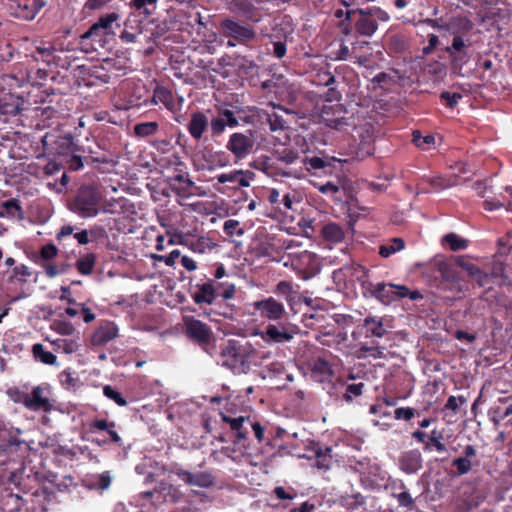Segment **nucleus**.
<instances>
[{"mask_svg":"<svg viewBox=\"0 0 512 512\" xmlns=\"http://www.w3.org/2000/svg\"><path fill=\"white\" fill-rule=\"evenodd\" d=\"M162 179L176 194L185 196L193 185L187 167L174 153L162 157Z\"/></svg>","mask_w":512,"mask_h":512,"instance_id":"obj_1","label":"nucleus"},{"mask_svg":"<svg viewBox=\"0 0 512 512\" xmlns=\"http://www.w3.org/2000/svg\"><path fill=\"white\" fill-rule=\"evenodd\" d=\"M255 353L256 350L249 342L229 340L220 354L224 358L223 366L230 368L235 374H242L250 369Z\"/></svg>","mask_w":512,"mask_h":512,"instance_id":"obj_2","label":"nucleus"},{"mask_svg":"<svg viewBox=\"0 0 512 512\" xmlns=\"http://www.w3.org/2000/svg\"><path fill=\"white\" fill-rule=\"evenodd\" d=\"M255 142L253 130L248 129L245 132H235L229 136L226 149L234 156V162L238 163L254 151Z\"/></svg>","mask_w":512,"mask_h":512,"instance_id":"obj_3","label":"nucleus"},{"mask_svg":"<svg viewBox=\"0 0 512 512\" xmlns=\"http://www.w3.org/2000/svg\"><path fill=\"white\" fill-rule=\"evenodd\" d=\"M219 28L224 37L234 39L239 44L246 45L254 41L257 36L255 29L250 24L232 18L221 20Z\"/></svg>","mask_w":512,"mask_h":512,"instance_id":"obj_4","label":"nucleus"},{"mask_svg":"<svg viewBox=\"0 0 512 512\" xmlns=\"http://www.w3.org/2000/svg\"><path fill=\"white\" fill-rule=\"evenodd\" d=\"M99 196L95 189L88 187L80 190L73 206L75 213L81 217L89 218L98 214Z\"/></svg>","mask_w":512,"mask_h":512,"instance_id":"obj_5","label":"nucleus"},{"mask_svg":"<svg viewBox=\"0 0 512 512\" xmlns=\"http://www.w3.org/2000/svg\"><path fill=\"white\" fill-rule=\"evenodd\" d=\"M50 391L48 386L37 385L27 394V403L25 408L38 412L48 413L53 409V403L49 397Z\"/></svg>","mask_w":512,"mask_h":512,"instance_id":"obj_6","label":"nucleus"},{"mask_svg":"<svg viewBox=\"0 0 512 512\" xmlns=\"http://www.w3.org/2000/svg\"><path fill=\"white\" fill-rule=\"evenodd\" d=\"M438 272L440 274V286L444 290H448L455 293H461L464 291L462 284V278L459 272L448 263H440L438 266Z\"/></svg>","mask_w":512,"mask_h":512,"instance_id":"obj_7","label":"nucleus"},{"mask_svg":"<svg viewBox=\"0 0 512 512\" xmlns=\"http://www.w3.org/2000/svg\"><path fill=\"white\" fill-rule=\"evenodd\" d=\"M184 325L186 334L190 339L196 341L200 345L210 343L213 333L207 324L193 317H187L184 319Z\"/></svg>","mask_w":512,"mask_h":512,"instance_id":"obj_8","label":"nucleus"},{"mask_svg":"<svg viewBox=\"0 0 512 512\" xmlns=\"http://www.w3.org/2000/svg\"><path fill=\"white\" fill-rule=\"evenodd\" d=\"M295 333V327H289L285 324H270L266 327L265 331L256 332L255 335H260L266 342L285 343L289 342Z\"/></svg>","mask_w":512,"mask_h":512,"instance_id":"obj_9","label":"nucleus"},{"mask_svg":"<svg viewBox=\"0 0 512 512\" xmlns=\"http://www.w3.org/2000/svg\"><path fill=\"white\" fill-rule=\"evenodd\" d=\"M254 307L259 311L261 317L269 320H280L285 313L284 305L273 297L256 301Z\"/></svg>","mask_w":512,"mask_h":512,"instance_id":"obj_10","label":"nucleus"},{"mask_svg":"<svg viewBox=\"0 0 512 512\" xmlns=\"http://www.w3.org/2000/svg\"><path fill=\"white\" fill-rule=\"evenodd\" d=\"M119 15L115 12L106 14L99 18L97 22H95L87 32H85L82 38L87 39L96 35L99 31H103L104 35H108L113 33L114 26L119 27L118 24Z\"/></svg>","mask_w":512,"mask_h":512,"instance_id":"obj_11","label":"nucleus"},{"mask_svg":"<svg viewBox=\"0 0 512 512\" xmlns=\"http://www.w3.org/2000/svg\"><path fill=\"white\" fill-rule=\"evenodd\" d=\"M177 475L185 483L190 486H198L201 488H210L215 483V477L211 472L201 471L197 473H191L185 470H179Z\"/></svg>","mask_w":512,"mask_h":512,"instance_id":"obj_12","label":"nucleus"},{"mask_svg":"<svg viewBox=\"0 0 512 512\" xmlns=\"http://www.w3.org/2000/svg\"><path fill=\"white\" fill-rule=\"evenodd\" d=\"M356 12L359 15L354 22L356 33L360 36L372 37L378 29V23H375L374 19L367 14L366 9L358 8Z\"/></svg>","mask_w":512,"mask_h":512,"instance_id":"obj_13","label":"nucleus"},{"mask_svg":"<svg viewBox=\"0 0 512 512\" xmlns=\"http://www.w3.org/2000/svg\"><path fill=\"white\" fill-rule=\"evenodd\" d=\"M399 466L405 473H416L422 467V456L420 451L414 449L403 452L399 457Z\"/></svg>","mask_w":512,"mask_h":512,"instance_id":"obj_14","label":"nucleus"},{"mask_svg":"<svg viewBox=\"0 0 512 512\" xmlns=\"http://www.w3.org/2000/svg\"><path fill=\"white\" fill-rule=\"evenodd\" d=\"M118 334V328L113 322H104L93 333L91 343L101 346L113 340Z\"/></svg>","mask_w":512,"mask_h":512,"instance_id":"obj_15","label":"nucleus"},{"mask_svg":"<svg viewBox=\"0 0 512 512\" xmlns=\"http://www.w3.org/2000/svg\"><path fill=\"white\" fill-rule=\"evenodd\" d=\"M207 128L208 118L206 115L200 111L193 112L187 125V129L191 137L194 140L199 141Z\"/></svg>","mask_w":512,"mask_h":512,"instance_id":"obj_16","label":"nucleus"},{"mask_svg":"<svg viewBox=\"0 0 512 512\" xmlns=\"http://www.w3.org/2000/svg\"><path fill=\"white\" fill-rule=\"evenodd\" d=\"M222 421L229 424L232 431L235 432L236 441L235 444L247 440L248 430L244 427L245 423H250L249 417L239 416L236 418L230 417L221 413Z\"/></svg>","mask_w":512,"mask_h":512,"instance_id":"obj_17","label":"nucleus"},{"mask_svg":"<svg viewBox=\"0 0 512 512\" xmlns=\"http://www.w3.org/2000/svg\"><path fill=\"white\" fill-rule=\"evenodd\" d=\"M254 177V173L249 170H234L230 173H223L216 177L217 182L224 184L227 182H237L241 187L250 186V180Z\"/></svg>","mask_w":512,"mask_h":512,"instance_id":"obj_18","label":"nucleus"},{"mask_svg":"<svg viewBox=\"0 0 512 512\" xmlns=\"http://www.w3.org/2000/svg\"><path fill=\"white\" fill-rule=\"evenodd\" d=\"M464 456L457 457L452 461V466L456 467V474L465 475L472 469V459L476 456V449L473 445L465 446L463 450Z\"/></svg>","mask_w":512,"mask_h":512,"instance_id":"obj_19","label":"nucleus"},{"mask_svg":"<svg viewBox=\"0 0 512 512\" xmlns=\"http://www.w3.org/2000/svg\"><path fill=\"white\" fill-rule=\"evenodd\" d=\"M196 290L192 293L194 302L198 305H211L215 300V288L212 281L196 285Z\"/></svg>","mask_w":512,"mask_h":512,"instance_id":"obj_20","label":"nucleus"},{"mask_svg":"<svg viewBox=\"0 0 512 512\" xmlns=\"http://www.w3.org/2000/svg\"><path fill=\"white\" fill-rule=\"evenodd\" d=\"M46 340L49 341L57 351H62L66 354L74 353L79 348V336H74L70 339H50L49 337H47Z\"/></svg>","mask_w":512,"mask_h":512,"instance_id":"obj_21","label":"nucleus"},{"mask_svg":"<svg viewBox=\"0 0 512 512\" xmlns=\"http://www.w3.org/2000/svg\"><path fill=\"white\" fill-rule=\"evenodd\" d=\"M323 238L331 243H340L344 240L345 233L342 227L336 223H329L322 227Z\"/></svg>","mask_w":512,"mask_h":512,"instance_id":"obj_22","label":"nucleus"},{"mask_svg":"<svg viewBox=\"0 0 512 512\" xmlns=\"http://www.w3.org/2000/svg\"><path fill=\"white\" fill-rule=\"evenodd\" d=\"M364 327L366 328L367 335L381 338L386 334L382 319L375 317H366L364 319Z\"/></svg>","mask_w":512,"mask_h":512,"instance_id":"obj_23","label":"nucleus"},{"mask_svg":"<svg viewBox=\"0 0 512 512\" xmlns=\"http://www.w3.org/2000/svg\"><path fill=\"white\" fill-rule=\"evenodd\" d=\"M374 150V139L368 135L366 140H360L356 147V151L354 152V158L358 161H362L373 155Z\"/></svg>","mask_w":512,"mask_h":512,"instance_id":"obj_24","label":"nucleus"},{"mask_svg":"<svg viewBox=\"0 0 512 512\" xmlns=\"http://www.w3.org/2000/svg\"><path fill=\"white\" fill-rule=\"evenodd\" d=\"M405 248V241L400 237L392 238L388 243L379 247V255L387 258Z\"/></svg>","mask_w":512,"mask_h":512,"instance_id":"obj_25","label":"nucleus"},{"mask_svg":"<svg viewBox=\"0 0 512 512\" xmlns=\"http://www.w3.org/2000/svg\"><path fill=\"white\" fill-rule=\"evenodd\" d=\"M50 328L62 336H71V338L74 336H79V333L76 332L74 325L66 320H54L51 323Z\"/></svg>","mask_w":512,"mask_h":512,"instance_id":"obj_26","label":"nucleus"},{"mask_svg":"<svg viewBox=\"0 0 512 512\" xmlns=\"http://www.w3.org/2000/svg\"><path fill=\"white\" fill-rule=\"evenodd\" d=\"M32 352L35 359L41 361L47 365H55L57 362V357L44 349V346L40 343L34 344L32 347Z\"/></svg>","mask_w":512,"mask_h":512,"instance_id":"obj_27","label":"nucleus"},{"mask_svg":"<svg viewBox=\"0 0 512 512\" xmlns=\"http://www.w3.org/2000/svg\"><path fill=\"white\" fill-rule=\"evenodd\" d=\"M311 371L315 376H318L319 381L327 379L332 374L330 364L322 358L314 361Z\"/></svg>","mask_w":512,"mask_h":512,"instance_id":"obj_28","label":"nucleus"},{"mask_svg":"<svg viewBox=\"0 0 512 512\" xmlns=\"http://www.w3.org/2000/svg\"><path fill=\"white\" fill-rule=\"evenodd\" d=\"M317 189L322 194L330 195L335 201H343V197L341 194L342 187L338 183L327 182L325 184L318 185Z\"/></svg>","mask_w":512,"mask_h":512,"instance_id":"obj_29","label":"nucleus"},{"mask_svg":"<svg viewBox=\"0 0 512 512\" xmlns=\"http://www.w3.org/2000/svg\"><path fill=\"white\" fill-rule=\"evenodd\" d=\"M158 0H132L131 4L140 14L146 17L152 15L157 10Z\"/></svg>","mask_w":512,"mask_h":512,"instance_id":"obj_30","label":"nucleus"},{"mask_svg":"<svg viewBox=\"0 0 512 512\" xmlns=\"http://www.w3.org/2000/svg\"><path fill=\"white\" fill-rule=\"evenodd\" d=\"M331 161H336L335 158L327 159V158H321V157H305L303 160L304 165L306 166L307 170H320V169H326L327 167L331 166Z\"/></svg>","mask_w":512,"mask_h":512,"instance_id":"obj_31","label":"nucleus"},{"mask_svg":"<svg viewBox=\"0 0 512 512\" xmlns=\"http://www.w3.org/2000/svg\"><path fill=\"white\" fill-rule=\"evenodd\" d=\"M412 142L423 150L430 149L435 145V137L432 134H428L426 136H422L421 132L418 130L413 131L412 133Z\"/></svg>","mask_w":512,"mask_h":512,"instance_id":"obj_32","label":"nucleus"},{"mask_svg":"<svg viewBox=\"0 0 512 512\" xmlns=\"http://www.w3.org/2000/svg\"><path fill=\"white\" fill-rule=\"evenodd\" d=\"M443 242L447 243L452 251L464 250L468 247V241L455 233L446 234Z\"/></svg>","mask_w":512,"mask_h":512,"instance_id":"obj_33","label":"nucleus"},{"mask_svg":"<svg viewBox=\"0 0 512 512\" xmlns=\"http://www.w3.org/2000/svg\"><path fill=\"white\" fill-rule=\"evenodd\" d=\"M95 255L86 254L77 261V269L83 275H90L95 265Z\"/></svg>","mask_w":512,"mask_h":512,"instance_id":"obj_34","label":"nucleus"},{"mask_svg":"<svg viewBox=\"0 0 512 512\" xmlns=\"http://www.w3.org/2000/svg\"><path fill=\"white\" fill-rule=\"evenodd\" d=\"M232 10L246 17L254 11L255 7L251 0H233L231 1Z\"/></svg>","mask_w":512,"mask_h":512,"instance_id":"obj_35","label":"nucleus"},{"mask_svg":"<svg viewBox=\"0 0 512 512\" xmlns=\"http://www.w3.org/2000/svg\"><path fill=\"white\" fill-rule=\"evenodd\" d=\"M274 157L277 160L289 165L297 160L298 152L290 148H284L282 150H276L274 152Z\"/></svg>","mask_w":512,"mask_h":512,"instance_id":"obj_36","label":"nucleus"},{"mask_svg":"<svg viewBox=\"0 0 512 512\" xmlns=\"http://www.w3.org/2000/svg\"><path fill=\"white\" fill-rule=\"evenodd\" d=\"M469 44H466L460 35H455L452 39V44L445 48L447 54H459V52H467Z\"/></svg>","mask_w":512,"mask_h":512,"instance_id":"obj_37","label":"nucleus"},{"mask_svg":"<svg viewBox=\"0 0 512 512\" xmlns=\"http://www.w3.org/2000/svg\"><path fill=\"white\" fill-rule=\"evenodd\" d=\"M217 114L222 118V120L229 128H234L239 125V121L234 111L227 108H217Z\"/></svg>","mask_w":512,"mask_h":512,"instance_id":"obj_38","label":"nucleus"},{"mask_svg":"<svg viewBox=\"0 0 512 512\" xmlns=\"http://www.w3.org/2000/svg\"><path fill=\"white\" fill-rule=\"evenodd\" d=\"M103 394L119 406H125L127 404V401L122 394L113 389L110 385H105L103 387Z\"/></svg>","mask_w":512,"mask_h":512,"instance_id":"obj_39","label":"nucleus"},{"mask_svg":"<svg viewBox=\"0 0 512 512\" xmlns=\"http://www.w3.org/2000/svg\"><path fill=\"white\" fill-rule=\"evenodd\" d=\"M158 124L156 122L141 123L135 126V133L138 136H149L156 133Z\"/></svg>","mask_w":512,"mask_h":512,"instance_id":"obj_40","label":"nucleus"},{"mask_svg":"<svg viewBox=\"0 0 512 512\" xmlns=\"http://www.w3.org/2000/svg\"><path fill=\"white\" fill-rule=\"evenodd\" d=\"M3 208L5 209L6 213L10 216H19L22 218L23 211L19 204V202L16 199H10L3 203Z\"/></svg>","mask_w":512,"mask_h":512,"instance_id":"obj_41","label":"nucleus"},{"mask_svg":"<svg viewBox=\"0 0 512 512\" xmlns=\"http://www.w3.org/2000/svg\"><path fill=\"white\" fill-rule=\"evenodd\" d=\"M364 388L363 383H357V384H349L346 387V392L343 395V398L347 402H351L354 397H358L362 394Z\"/></svg>","mask_w":512,"mask_h":512,"instance_id":"obj_42","label":"nucleus"},{"mask_svg":"<svg viewBox=\"0 0 512 512\" xmlns=\"http://www.w3.org/2000/svg\"><path fill=\"white\" fill-rule=\"evenodd\" d=\"M365 9H366L367 14L372 19H374L375 23L387 22L390 19L388 13L378 7H370V8H365Z\"/></svg>","mask_w":512,"mask_h":512,"instance_id":"obj_43","label":"nucleus"},{"mask_svg":"<svg viewBox=\"0 0 512 512\" xmlns=\"http://www.w3.org/2000/svg\"><path fill=\"white\" fill-rule=\"evenodd\" d=\"M9 398L17 404H22L24 407L27 403V392L20 390L19 388H11L7 391Z\"/></svg>","mask_w":512,"mask_h":512,"instance_id":"obj_44","label":"nucleus"},{"mask_svg":"<svg viewBox=\"0 0 512 512\" xmlns=\"http://www.w3.org/2000/svg\"><path fill=\"white\" fill-rule=\"evenodd\" d=\"M392 290L386 284L378 283L373 290V295L382 302H386L390 300V292Z\"/></svg>","mask_w":512,"mask_h":512,"instance_id":"obj_45","label":"nucleus"},{"mask_svg":"<svg viewBox=\"0 0 512 512\" xmlns=\"http://www.w3.org/2000/svg\"><path fill=\"white\" fill-rule=\"evenodd\" d=\"M267 121L272 132L285 129L284 119L275 113L269 114Z\"/></svg>","mask_w":512,"mask_h":512,"instance_id":"obj_46","label":"nucleus"},{"mask_svg":"<svg viewBox=\"0 0 512 512\" xmlns=\"http://www.w3.org/2000/svg\"><path fill=\"white\" fill-rule=\"evenodd\" d=\"M239 221L238 220H234V219H229L227 221H225L224 223V226H223V230L224 232L226 233V235L228 236H233L235 233L239 236L243 235L244 234V230L239 228L238 230L237 227L239 226Z\"/></svg>","mask_w":512,"mask_h":512,"instance_id":"obj_47","label":"nucleus"},{"mask_svg":"<svg viewBox=\"0 0 512 512\" xmlns=\"http://www.w3.org/2000/svg\"><path fill=\"white\" fill-rule=\"evenodd\" d=\"M168 489V493H164L167 490V485L162 481V497H164V501L176 502L181 496L180 491L172 485H169Z\"/></svg>","mask_w":512,"mask_h":512,"instance_id":"obj_48","label":"nucleus"},{"mask_svg":"<svg viewBox=\"0 0 512 512\" xmlns=\"http://www.w3.org/2000/svg\"><path fill=\"white\" fill-rule=\"evenodd\" d=\"M226 127H228L225 122L222 120L221 117L217 114L216 117L212 118L210 121V128L212 131V134L215 136H219L224 133Z\"/></svg>","mask_w":512,"mask_h":512,"instance_id":"obj_49","label":"nucleus"},{"mask_svg":"<svg viewBox=\"0 0 512 512\" xmlns=\"http://www.w3.org/2000/svg\"><path fill=\"white\" fill-rule=\"evenodd\" d=\"M166 236L168 237L167 239V244L168 245H174V244H181V245H186L187 244V237L181 233V232H172L170 230H168L166 232Z\"/></svg>","mask_w":512,"mask_h":512,"instance_id":"obj_50","label":"nucleus"},{"mask_svg":"<svg viewBox=\"0 0 512 512\" xmlns=\"http://www.w3.org/2000/svg\"><path fill=\"white\" fill-rule=\"evenodd\" d=\"M190 247L194 252L202 254L205 253L207 249L212 248V244L208 239L201 237L197 239L195 242H192L190 244Z\"/></svg>","mask_w":512,"mask_h":512,"instance_id":"obj_51","label":"nucleus"},{"mask_svg":"<svg viewBox=\"0 0 512 512\" xmlns=\"http://www.w3.org/2000/svg\"><path fill=\"white\" fill-rule=\"evenodd\" d=\"M440 98L446 101V105L449 108H454L458 101L462 98L460 93H450L448 91H444L441 93Z\"/></svg>","mask_w":512,"mask_h":512,"instance_id":"obj_52","label":"nucleus"},{"mask_svg":"<svg viewBox=\"0 0 512 512\" xmlns=\"http://www.w3.org/2000/svg\"><path fill=\"white\" fill-rule=\"evenodd\" d=\"M357 134L360 140H366V137L369 135L372 139H374V127L371 123H364L359 125L357 128Z\"/></svg>","mask_w":512,"mask_h":512,"instance_id":"obj_53","label":"nucleus"},{"mask_svg":"<svg viewBox=\"0 0 512 512\" xmlns=\"http://www.w3.org/2000/svg\"><path fill=\"white\" fill-rule=\"evenodd\" d=\"M466 403V398L464 396H450L444 406L445 409L452 410L456 412L459 408V405Z\"/></svg>","mask_w":512,"mask_h":512,"instance_id":"obj_54","label":"nucleus"},{"mask_svg":"<svg viewBox=\"0 0 512 512\" xmlns=\"http://www.w3.org/2000/svg\"><path fill=\"white\" fill-rule=\"evenodd\" d=\"M452 169L454 170V175L456 177H460L461 175L470 174L467 177V180H469L474 173L469 169V166L464 162H457L454 166H452Z\"/></svg>","mask_w":512,"mask_h":512,"instance_id":"obj_55","label":"nucleus"},{"mask_svg":"<svg viewBox=\"0 0 512 512\" xmlns=\"http://www.w3.org/2000/svg\"><path fill=\"white\" fill-rule=\"evenodd\" d=\"M123 198L119 200H106L103 205V211L106 213H116L118 212V208L123 207Z\"/></svg>","mask_w":512,"mask_h":512,"instance_id":"obj_56","label":"nucleus"},{"mask_svg":"<svg viewBox=\"0 0 512 512\" xmlns=\"http://www.w3.org/2000/svg\"><path fill=\"white\" fill-rule=\"evenodd\" d=\"M454 67L461 68L468 62L469 56L467 52H459V54H448Z\"/></svg>","mask_w":512,"mask_h":512,"instance_id":"obj_57","label":"nucleus"},{"mask_svg":"<svg viewBox=\"0 0 512 512\" xmlns=\"http://www.w3.org/2000/svg\"><path fill=\"white\" fill-rule=\"evenodd\" d=\"M455 263L457 266L461 267L464 271H466L469 276L473 274V271H476V268L478 267L473 263L466 261L463 256H457L455 258Z\"/></svg>","mask_w":512,"mask_h":512,"instance_id":"obj_58","label":"nucleus"},{"mask_svg":"<svg viewBox=\"0 0 512 512\" xmlns=\"http://www.w3.org/2000/svg\"><path fill=\"white\" fill-rule=\"evenodd\" d=\"M415 410L413 408L407 407V408H397L395 410V418L396 419H404L406 421L411 420L414 417Z\"/></svg>","mask_w":512,"mask_h":512,"instance_id":"obj_59","label":"nucleus"},{"mask_svg":"<svg viewBox=\"0 0 512 512\" xmlns=\"http://www.w3.org/2000/svg\"><path fill=\"white\" fill-rule=\"evenodd\" d=\"M470 277H472L480 287L485 286L488 281V274L479 267L476 268V271H473Z\"/></svg>","mask_w":512,"mask_h":512,"instance_id":"obj_60","label":"nucleus"},{"mask_svg":"<svg viewBox=\"0 0 512 512\" xmlns=\"http://www.w3.org/2000/svg\"><path fill=\"white\" fill-rule=\"evenodd\" d=\"M46 5L45 0H33L32 6L33 9L30 10L27 14L23 15L25 19H33L36 14Z\"/></svg>","mask_w":512,"mask_h":512,"instance_id":"obj_61","label":"nucleus"},{"mask_svg":"<svg viewBox=\"0 0 512 512\" xmlns=\"http://www.w3.org/2000/svg\"><path fill=\"white\" fill-rule=\"evenodd\" d=\"M57 254V248L53 244H48L42 247L40 255L45 260L54 258Z\"/></svg>","mask_w":512,"mask_h":512,"instance_id":"obj_62","label":"nucleus"},{"mask_svg":"<svg viewBox=\"0 0 512 512\" xmlns=\"http://www.w3.org/2000/svg\"><path fill=\"white\" fill-rule=\"evenodd\" d=\"M113 426V422H108L105 419H97L90 424L91 431L99 430L106 431L109 427Z\"/></svg>","mask_w":512,"mask_h":512,"instance_id":"obj_63","label":"nucleus"},{"mask_svg":"<svg viewBox=\"0 0 512 512\" xmlns=\"http://www.w3.org/2000/svg\"><path fill=\"white\" fill-rule=\"evenodd\" d=\"M360 351L364 353H369L374 358L382 357L383 356V348L378 346H361Z\"/></svg>","mask_w":512,"mask_h":512,"instance_id":"obj_64","label":"nucleus"}]
</instances>
